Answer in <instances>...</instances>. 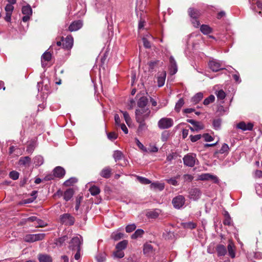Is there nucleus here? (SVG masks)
Instances as JSON below:
<instances>
[{"label": "nucleus", "instance_id": "nucleus-6", "mask_svg": "<svg viewBox=\"0 0 262 262\" xmlns=\"http://www.w3.org/2000/svg\"><path fill=\"white\" fill-rule=\"evenodd\" d=\"M45 237V233H37L34 234H27L24 237V241L27 243H33L41 241Z\"/></svg>", "mask_w": 262, "mask_h": 262}, {"label": "nucleus", "instance_id": "nucleus-18", "mask_svg": "<svg viewBox=\"0 0 262 262\" xmlns=\"http://www.w3.org/2000/svg\"><path fill=\"white\" fill-rule=\"evenodd\" d=\"M51 54L49 52H45L41 56V65L42 67H45L47 64L46 61H49L51 59Z\"/></svg>", "mask_w": 262, "mask_h": 262}, {"label": "nucleus", "instance_id": "nucleus-27", "mask_svg": "<svg viewBox=\"0 0 262 262\" xmlns=\"http://www.w3.org/2000/svg\"><path fill=\"white\" fill-rule=\"evenodd\" d=\"M127 241L126 240H123L118 243L116 246V249L119 250H122L125 249L127 245Z\"/></svg>", "mask_w": 262, "mask_h": 262}, {"label": "nucleus", "instance_id": "nucleus-52", "mask_svg": "<svg viewBox=\"0 0 262 262\" xmlns=\"http://www.w3.org/2000/svg\"><path fill=\"white\" fill-rule=\"evenodd\" d=\"M193 126L195 128V130L196 132L203 129L204 128V125L201 122L199 121H196L195 124H194Z\"/></svg>", "mask_w": 262, "mask_h": 262}, {"label": "nucleus", "instance_id": "nucleus-61", "mask_svg": "<svg viewBox=\"0 0 262 262\" xmlns=\"http://www.w3.org/2000/svg\"><path fill=\"white\" fill-rule=\"evenodd\" d=\"M209 180H212L215 184H218L219 183V180L218 178L216 176L211 173L209 174Z\"/></svg>", "mask_w": 262, "mask_h": 262}, {"label": "nucleus", "instance_id": "nucleus-48", "mask_svg": "<svg viewBox=\"0 0 262 262\" xmlns=\"http://www.w3.org/2000/svg\"><path fill=\"white\" fill-rule=\"evenodd\" d=\"M68 237L66 235L60 237L57 239L56 244L58 246H61L68 239Z\"/></svg>", "mask_w": 262, "mask_h": 262}, {"label": "nucleus", "instance_id": "nucleus-62", "mask_svg": "<svg viewBox=\"0 0 262 262\" xmlns=\"http://www.w3.org/2000/svg\"><path fill=\"white\" fill-rule=\"evenodd\" d=\"M209 180H212L215 184H218L219 183V180L218 178L216 176L211 173L209 174Z\"/></svg>", "mask_w": 262, "mask_h": 262}, {"label": "nucleus", "instance_id": "nucleus-47", "mask_svg": "<svg viewBox=\"0 0 262 262\" xmlns=\"http://www.w3.org/2000/svg\"><path fill=\"white\" fill-rule=\"evenodd\" d=\"M37 224V225H35L36 227H45L47 226V224L45 223L41 219H38L37 217V220L35 222Z\"/></svg>", "mask_w": 262, "mask_h": 262}, {"label": "nucleus", "instance_id": "nucleus-20", "mask_svg": "<svg viewBox=\"0 0 262 262\" xmlns=\"http://www.w3.org/2000/svg\"><path fill=\"white\" fill-rule=\"evenodd\" d=\"M166 73L163 71L158 77V85L159 87H162L165 83Z\"/></svg>", "mask_w": 262, "mask_h": 262}, {"label": "nucleus", "instance_id": "nucleus-34", "mask_svg": "<svg viewBox=\"0 0 262 262\" xmlns=\"http://www.w3.org/2000/svg\"><path fill=\"white\" fill-rule=\"evenodd\" d=\"M124 234L118 231L114 232L112 235L111 237L115 241H118L123 237Z\"/></svg>", "mask_w": 262, "mask_h": 262}, {"label": "nucleus", "instance_id": "nucleus-42", "mask_svg": "<svg viewBox=\"0 0 262 262\" xmlns=\"http://www.w3.org/2000/svg\"><path fill=\"white\" fill-rule=\"evenodd\" d=\"M215 100V97L213 95H210L208 97L204 99L203 104L205 105H208L210 103L213 102Z\"/></svg>", "mask_w": 262, "mask_h": 262}, {"label": "nucleus", "instance_id": "nucleus-16", "mask_svg": "<svg viewBox=\"0 0 262 262\" xmlns=\"http://www.w3.org/2000/svg\"><path fill=\"white\" fill-rule=\"evenodd\" d=\"M53 173L55 177L61 178L64 176L66 171L62 167L60 166H57L54 168Z\"/></svg>", "mask_w": 262, "mask_h": 262}, {"label": "nucleus", "instance_id": "nucleus-40", "mask_svg": "<svg viewBox=\"0 0 262 262\" xmlns=\"http://www.w3.org/2000/svg\"><path fill=\"white\" fill-rule=\"evenodd\" d=\"M215 94L217 99L222 100H224L226 96L225 92L222 90L216 91Z\"/></svg>", "mask_w": 262, "mask_h": 262}, {"label": "nucleus", "instance_id": "nucleus-1", "mask_svg": "<svg viewBox=\"0 0 262 262\" xmlns=\"http://www.w3.org/2000/svg\"><path fill=\"white\" fill-rule=\"evenodd\" d=\"M151 111L148 108H137L135 112L136 120L139 121H145L150 116Z\"/></svg>", "mask_w": 262, "mask_h": 262}, {"label": "nucleus", "instance_id": "nucleus-35", "mask_svg": "<svg viewBox=\"0 0 262 262\" xmlns=\"http://www.w3.org/2000/svg\"><path fill=\"white\" fill-rule=\"evenodd\" d=\"M229 147L227 144L224 143L221 149L219 150V152L221 154L227 155L229 152Z\"/></svg>", "mask_w": 262, "mask_h": 262}, {"label": "nucleus", "instance_id": "nucleus-21", "mask_svg": "<svg viewBox=\"0 0 262 262\" xmlns=\"http://www.w3.org/2000/svg\"><path fill=\"white\" fill-rule=\"evenodd\" d=\"M228 251L229 255L231 258H233L235 257V247L233 243L231 241H229V243L228 245Z\"/></svg>", "mask_w": 262, "mask_h": 262}, {"label": "nucleus", "instance_id": "nucleus-43", "mask_svg": "<svg viewBox=\"0 0 262 262\" xmlns=\"http://www.w3.org/2000/svg\"><path fill=\"white\" fill-rule=\"evenodd\" d=\"M179 177V176L175 178H171L170 179H166V181L169 184L176 186L178 185V182L177 181V179H178Z\"/></svg>", "mask_w": 262, "mask_h": 262}, {"label": "nucleus", "instance_id": "nucleus-59", "mask_svg": "<svg viewBox=\"0 0 262 262\" xmlns=\"http://www.w3.org/2000/svg\"><path fill=\"white\" fill-rule=\"evenodd\" d=\"M142 40H143V45H144L145 48H148V49L150 48V47H151L150 43L148 40L147 38L143 37Z\"/></svg>", "mask_w": 262, "mask_h": 262}, {"label": "nucleus", "instance_id": "nucleus-50", "mask_svg": "<svg viewBox=\"0 0 262 262\" xmlns=\"http://www.w3.org/2000/svg\"><path fill=\"white\" fill-rule=\"evenodd\" d=\"M136 228V225L135 224H129L126 226L125 231L127 233L132 232Z\"/></svg>", "mask_w": 262, "mask_h": 262}, {"label": "nucleus", "instance_id": "nucleus-56", "mask_svg": "<svg viewBox=\"0 0 262 262\" xmlns=\"http://www.w3.org/2000/svg\"><path fill=\"white\" fill-rule=\"evenodd\" d=\"M5 9L6 13L12 14L14 9V7L11 4H7Z\"/></svg>", "mask_w": 262, "mask_h": 262}, {"label": "nucleus", "instance_id": "nucleus-49", "mask_svg": "<svg viewBox=\"0 0 262 262\" xmlns=\"http://www.w3.org/2000/svg\"><path fill=\"white\" fill-rule=\"evenodd\" d=\"M121 112L123 114L124 119L127 123V124H129L131 122V119L127 112L121 111Z\"/></svg>", "mask_w": 262, "mask_h": 262}, {"label": "nucleus", "instance_id": "nucleus-53", "mask_svg": "<svg viewBox=\"0 0 262 262\" xmlns=\"http://www.w3.org/2000/svg\"><path fill=\"white\" fill-rule=\"evenodd\" d=\"M9 177L13 180H16L19 178V173L16 171H12L9 173Z\"/></svg>", "mask_w": 262, "mask_h": 262}, {"label": "nucleus", "instance_id": "nucleus-63", "mask_svg": "<svg viewBox=\"0 0 262 262\" xmlns=\"http://www.w3.org/2000/svg\"><path fill=\"white\" fill-rule=\"evenodd\" d=\"M183 178L184 181L185 182H191L193 179V177L192 175L189 174H184Z\"/></svg>", "mask_w": 262, "mask_h": 262}, {"label": "nucleus", "instance_id": "nucleus-19", "mask_svg": "<svg viewBox=\"0 0 262 262\" xmlns=\"http://www.w3.org/2000/svg\"><path fill=\"white\" fill-rule=\"evenodd\" d=\"M38 259L39 262H52V257L46 254H38Z\"/></svg>", "mask_w": 262, "mask_h": 262}, {"label": "nucleus", "instance_id": "nucleus-22", "mask_svg": "<svg viewBox=\"0 0 262 262\" xmlns=\"http://www.w3.org/2000/svg\"><path fill=\"white\" fill-rule=\"evenodd\" d=\"M153 251V247L150 244H145L143 246V253L144 254L150 255Z\"/></svg>", "mask_w": 262, "mask_h": 262}, {"label": "nucleus", "instance_id": "nucleus-31", "mask_svg": "<svg viewBox=\"0 0 262 262\" xmlns=\"http://www.w3.org/2000/svg\"><path fill=\"white\" fill-rule=\"evenodd\" d=\"M33 161L35 166H39L43 163V158L41 156H37L34 158Z\"/></svg>", "mask_w": 262, "mask_h": 262}, {"label": "nucleus", "instance_id": "nucleus-58", "mask_svg": "<svg viewBox=\"0 0 262 262\" xmlns=\"http://www.w3.org/2000/svg\"><path fill=\"white\" fill-rule=\"evenodd\" d=\"M107 138L111 141L117 139V135L114 132H111L107 134Z\"/></svg>", "mask_w": 262, "mask_h": 262}, {"label": "nucleus", "instance_id": "nucleus-11", "mask_svg": "<svg viewBox=\"0 0 262 262\" xmlns=\"http://www.w3.org/2000/svg\"><path fill=\"white\" fill-rule=\"evenodd\" d=\"M83 21L81 20H77L73 21L69 27L68 30L70 32L76 31L82 28Z\"/></svg>", "mask_w": 262, "mask_h": 262}, {"label": "nucleus", "instance_id": "nucleus-4", "mask_svg": "<svg viewBox=\"0 0 262 262\" xmlns=\"http://www.w3.org/2000/svg\"><path fill=\"white\" fill-rule=\"evenodd\" d=\"M82 242V238L80 236L73 237L70 243L69 249L72 251L77 249L80 250Z\"/></svg>", "mask_w": 262, "mask_h": 262}, {"label": "nucleus", "instance_id": "nucleus-23", "mask_svg": "<svg viewBox=\"0 0 262 262\" xmlns=\"http://www.w3.org/2000/svg\"><path fill=\"white\" fill-rule=\"evenodd\" d=\"M216 251L219 256H224L227 253L226 248L223 245H219L217 246Z\"/></svg>", "mask_w": 262, "mask_h": 262}, {"label": "nucleus", "instance_id": "nucleus-17", "mask_svg": "<svg viewBox=\"0 0 262 262\" xmlns=\"http://www.w3.org/2000/svg\"><path fill=\"white\" fill-rule=\"evenodd\" d=\"M148 100L146 97L143 96L140 98L137 102V105L138 108H148L146 107Z\"/></svg>", "mask_w": 262, "mask_h": 262}, {"label": "nucleus", "instance_id": "nucleus-28", "mask_svg": "<svg viewBox=\"0 0 262 262\" xmlns=\"http://www.w3.org/2000/svg\"><path fill=\"white\" fill-rule=\"evenodd\" d=\"M31 162V158L28 157H21L19 160L18 163L20 165H23L25 166L27 164H29Z\"/></svg>", "mask_w": 262, "mask_h": 262}, {"label": "nucleus", "instance_id": "nucleus-45", "mask_svg": "<svg viewBox=\"0 0 262 262\" xmlns=\"http://www.w3.org/2000/svg\"><path fill=\"white\" fill-rule=\"evenodd\" d=\"M137 179L141 183L143 184H149L151 183V181L149 179L144 177L137 176Z\"/></svg>", "mask_w": 262, "mask_h": 262}, {"label": "nucleus", "instance_id": "nucleus-12", "mask_svg": "<svg viewBox=\"0 0 262 262\" xmlns=\"http://www.w3.org/2000/svg\"><path fill=\"white\" fill-rule=\"evenodd\" d=\"M201 195V192L199 188H194L189 190V198L190 199L193 200H198Z\"/></svg>", "mask_w": 262, "mask_h": 262}, {"label": "nucleus", "instance_id": "nucleus-64", "mask_svg": "<svg viewBox=\"0 0 262 262\" xmlns=\"http://www.w3.org/2000/svg\"><path fill=\"white\" fill-rule=\"evenodd\" d=\"M191 22L193 26L195 28H198L200 25V21L198 20V18H191Z\"/></svg>", "mask_w": 262, "mask_h": 262}, {"label": "nucleus", "instance_id": "nucleus-36", "mask_svg": "<svg viewBox=\"0 0 262 262\" xmlns=\"http://www.w3.org/2000/svg\"><path fill=\"white\" fill-rule=\"evenodd\" d=\"M138 123H139L138 130V132H142L143 130H145L147 129V126L146 125V124L145 122V121H139L136 120Z\"/></svg>", "mask_w": 262, "mask_h": 262}, {"label": "nucleus", "instance_id": "nucleus-15", "mask_svg": "<svg viewBox=\"0 0 262 262\" xmlns=\"http://www.w3.org/2000/svg\"><path fill=\"white\" fill-rule=\"evenodd\" d=\"M112 169L108 167L103 168L99 173L100 176L105 179H108L111 176Z\"/></svg>", "mask_w": 262, "mask_h": 262}, {"label": "nucleus", "instance_id": "nucleus-10", "mask_svg": "<svg viewBox=\"0 0 262 262\" xmlns=\"http://www.w3.org/2000/svg\"><path fill=\"white\" fill-rule=\"evenodd\" d=\"M21 11L22 13L24 15L22 18L23 21L24 22L28 21L32 14V10L31 6L29 5L23 6Z\"/></svg>", "mask_w": 262, "mask_h": 262}, {"label": "nucleus", "instance_id": "nucleus-44", "mask_svg": "<svg viewBox=\"0 0 262 262\" xmlns=\"http://www.w3.org/2000/svg\"><path fill=\"white\" fill-rule=\"evenodd\" d=\"M122 156V152L119 150H115L113 154V157L116 161L121 160Z\"/></svg>", "mask_w": 262, "mask_h": 262}, {"label": "nucleus", "instance_id": "nucleus-5", "mask_svg": "<svg viewBox=\"0 0 262 262\" xmlns=\"http://www.w3.org/2000/svg\"><path fill=\"white\" fill-rule=\"evenodd\" d=\"M208 66L213 72H217L221 70L225 69L222 61L214 59H212L209 61Z\"/></svg>", "mask_w": 262, "mask_h": 262}, {"label": "nucleus", "instance_id": "nucleus-7", "mask_svg": "<svg viewBox=\"0 0 262 262\" xmlns=\"http://www.w3.org/2000/svg\"><path fill=\"white\" fill-rule=\"evenodd\" d=\"M185 201V198L183 195H179L172 199V203L174 208L180 209L183 207Z\"/></svg>", "mask_w": 262, "mask_h": 262}, {"label": "nucleus", "instance_id": "nucleus-41", "mask_svg": "<svg viewBox=\"0 0 262 262\" xmlns=\"http://www.w3.org/2000/svg\"><path fill=\"white\" fill-rule=\"evenodd\" d=\"M113 256L115 258H121L124 256V253L123 251L116 249V251L113 252Z\"/></svg>", "mask_w": 262, "mask_h": 262}, {"label": "nucleus", "instance_id": "nucleus-57", "mask_svg": "<svg viewBox=\"0 0 262 262\" xmlns=\"http://www.w3.org/2000/svg\"><path fill=\"white\" fill-rule=\"evenodd\" d=\"M201 135H190L189 138L191 142H195L201 138Z\"/></svg>", "mask_w": 262, "mask_h": 262}, {"label": "nucleus", "instance_id": "nucleus-25", "mask_svg": "<svg viewBox=\"0 0 262 262\" xmlns=\"http://www.w3.org/2000/svg\"><path fill=\"white\" fill-rule=\"evenodd\" d=\"M150 187L151 189H158L160 191H162L164 188V185L163 183L155 182L151 183Z\"/></svg>", "mask_w": 262, "mask_h": 262}, {"label": "nucleus", "instance_id": "nucleus-29", "mask_svg": "<svg viewBox=\"0 0 262 262\" xmlns=\"http://www.w3.org/2000/svg\"><path fill=\"white\" fill-rule=\"evenodd\" d=\"M188 13L191 18H198L200 15V12L197 10H194L192 8H189Z\"/></svg>", "mask_w": 262, "mask_h": 262}, {"label": "nucleus", "instance_id": "nucleus-9", "mask_svg": "<svg viewBox=\"0 0 262 262\" xmlns=\"http://www.w3.org/2000/svg\"><path fill=\"white\" fill-rule=\"evenodd\" d=\"M62 41V47L68 50H70L74 43V39L71 35H68L64 39L63 37L61 38Z\"/></svg>", "mask_w": 262, "mask_h": 262}, {"label": "nucleus", "instance_id": "nucleus-33", "mask_svg": "<svg viewBox=\"0 0 262 262\" xmlns=\"http://www.w3.org/2000/svg\"><path fill=\"white\" fill-rule=\"evenodd\" d=\"M200 30L204 34H208L212 32V29L206 25H202L201 26Z\"/></svg>", "mask_w": 262, "mask_h": 262}, {"label": "nucleus", "instance_id": "nucleus-60", "mask_svg": "<svg viewBox=\"0 0 262 262\" xmlns=\"http://www.w3.org/2000/svg\"><path fill=\"white\" fill-rule=\"evenodd\" d=\"M202 137L206 142L212 141L213 140V138L208 134H204L203 135Z\"/></svg>", "mask_w": 262, "mask_h": 262}, {"label": "nucleus", "instance_id": "nucleus-2", "mask_svg": "<svg viewBox=\"0 0 262 262\" xmlns=\"http://www.w3.org/2000/svg\"><path fill=\"white\" fill-rule=\"evenodd\" d=\"M184 164L188 167H193L196 162H198L196 155L193 153H188L185 155L183 158Z\"/></svg>", "mask_w": 262, "mask_h": 262}, {"label": "nucleus", "instance_id": "nucleus-38", "mask_svg": "<svg viewBox=\"0 0 262 262\" xmlns=\"http://www.w3.org/2000/svg\"><path fill=\"white\" fill-rule=\"evenodd\" d=\"M182 226L184 228L189 229H194L196 226V224L192 222L183 223H182Z\"/></svg>", "mask_w": 262, "mask_h": 262}, {"label": "nucleus", "instance_id": "nucleus-51", "mask_svg": "<svg viewBox=\"0 0 262 262\" xmlns=\"http://www.w3.org/2000/svg\"><path fill=\"white\" fill-rule=\"evenodd\" d=\"M213 125L215 129H219L221 125V120L220 119L214 120L213 122Z\"/></svg>", "mask_w": 262, "mask_h": 262}, {"label": "nucleus", "instance_id": "nucleus-54", "mask_svg": "<svg viewBox=\"0 0 262 262\" xmlns=\"http://www.w3.org/2000/svg\"><path fill=\"white\" fill-rule=\"evenodd\" d=\"M169 134L167 131H164L161 134V140L163 142H166L167 141Z\"/></svg>", "mask_w": 262, "mask_h": 262}, {"label": "nucleus", "instance_id": "nucleus-13", "mask_svg": "<svg viewBox=\"0 0 262 262\" xmlns=\"http://www.w3.org/2000/svg\"><path fill=\"white\" fill-rule=\"evenodd\" d=\"M236 127L243 131H250L253 129V124L251 123H246L245 122L242 121L236 125Z\"/></svg>", "mask_w": 262, "mask_h": 262}, {"label": "nucleus", "instance_id": "nucleus-37", "mask_svg": "<svg viewBox=\"0 0 262 262\" xmlns=\"http://www.w3.org/2000/svg\"><path fill=\"white\" fill-rule=\"evenodd\" d=\"M89 191L91 194L93 196L98 194L100 192L99 188L96 186H93L90 187Z\"/></svg>", "mask_w": 262, "mask_h": 262}, {"label": "nucleus", "instance_id": "nucleus-14", "mask_svg": "<svg viewBox=\"0 0 262 262\" xmlns=\"http://www.w3.org/2000/svg\"><path fill=\"white\" fill-rule=\"evenodd\" d=\"M170 62V73L171 75L175 74L178 71V67L176 60L173 56H171L169 58Z\"/></svg>", "mask_w": 262, "mask_h": 262}, {"label": "nucleus", "instance_id": "nucleus-32", "mask_svg": "<svg viewBox=\"0 0 262 262\" xmlns=\"http://www.w3.org/2000/svg\"><path fill=\"white\" fill-rule=\"evenodd\" d=\"M106 254L104 252L98 253L96 256L97 262H104L106 259Z\"/></svg>", "mask_w": 262, "mask_h": 262}, {"label": "nucleus", "instance_id": "nucleus-24", "mask_svg": "<svg viewBox=\"0 0 262 262\" xmlns=\"http://www.w3.org/2000/svg\"><path fill=\"white\" fill-rule=\"evenodd\" d=\"M203 98V94L201 92L196 94L192 98L191 102L194 104L199 102Z\"/></svg>", "mask_w": 262, "mask_h": 262}, {"label": "nucleus", "instance_id": "nucleus-8", "mask_svg": "<svg viewBox=\"0 0 262 262\" xmlns=\"http://www.w3.org/2000/svg\"><path fill=\"white\" fill-rule=\"evenodd\" d=\"M59 219L60 223L66 225H72L75 222L74 217L69 213L61 215Z\"/></svg>", "mask_w": 262, "mask_h": 262}, {"label": "nucleus", "instance_id": "nucleus-46", "mask_svg": "<svg viewBox=\"0 0 262 262\" xmlns=\"http://www.w3.org/2000/svg\"><path fill=\"white\" fill-rule=\"evenodd\" d=\"M77 181L76 178L72 177L66 181L64 182V185L66 186H69L75 183Z\"/></svg>", "mask_w": 262, "mask_h": 262}, {"label": "nucleus", "instance_id": "nucleus-55", "mask_svg": "<svg viewBox=\"0 0 262 262\" xmlns=\"http://www.w3.org/2000/svg\"><path fill=\"white\" fill-rule=\"evenodd\" d=\"M209 173L201 174L199 176V179L202 181L209 180Z\"/></svg>", "mask_w": 262, "mask_h": 262}, {"label": "nucleus", "instance_id": "nucleus-26", "mask_svg": "<svg viewBox=\"0 0 262 262\" xmlns=\"http://www.w3.org/2000/svg\"><path fill=\"white\" fill-rule=\"evenodd\" d=\"M73 195V190L72 189H67L63 194V199L66 201H69Z\"/></svg>", "mask_w": 262, "mask_h": 262}, {"label": "nucleus", "instance_id": "nucleus-3", "mask_svg": "<svg viewBox=\"0 0 262 262\" xmlns=\"http://www.w3.org/2000/svg\"><path fill=\"white\" fill-rule=\"evenodd\" d=\"M173 125V120L171 118L163 117L158 122V126L160 129H168Z\"/></svg>", "mask_w": 262, "mask_h": 262}, {"label": "nucleus", "instance_id": "nucleus-39", "mask_svg": "<svg viewBox=\"0 0 262 262\" xmlns=\"http://www.w3.org/2000/svg\"><path fill=\"white\" fill-rule=\"evenodd\" d=\"M184 104V101L183 98L180 99L176 103L175 105V110L177 112H179L181 107Z\"/></svg>", "mask_w": 262, "mask_h": 262}, {"label": "nucleus", "instance_id": "nucleus-30", "mask_svg": "<svg viewBox=\"0 0 262 262\" xmlns=\"http://www.w3.org/2000/svg\"><path fill=\"white\" fill-rule=\"evenodd\" d=\"M144 231L143 230L141 229H138L135 231V232L132 235L131 238L132 239H137L139 237H141L144 234Z\"/></svg>", "mask_w": 262, "mask_h": 262}]
</instances>
